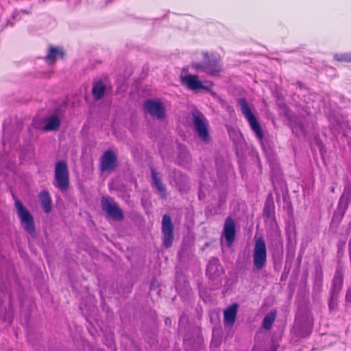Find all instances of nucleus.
<instances>
[{"label": "nucleus", "instance_id": "obj_1", "mask_svg": "<svg viewBox=\"0 0 351 351\" xmlns=\"http://www.w3.org/2000/svg\"><path fill=\"white\" fill-rule=\"evenodd\" d=\"M204 56L202 62H192L191 67L196 71H203L208 75L215 76L221 71V66L218 58L208 51L202 53Z\"/></svg>", "mask_w": 351, "mask_h": 351}, {"label": "nucleus", "instance_id": "obj_2", "mask_svg": "<svg viewBox=\"0 0 351 351\" xmlns=\"http://www.w3.org/2000/svg\"><path fill=\"white\" fill-rule=\"evenodd\" d=\"M69 171L64 160H58L55 164L53 186L62 192L66 191L69 187Z\"/></svg>", "mask_w": 351, "mask_h": 351}, {"label": "nucleus", "instance_id": "obj_3", "mask_svg": "<svg viewBox=\"0 0 351 351\" xmlns=\"http://www.w3.org/2000/svg\"><path fill=\"white\" fill-rule=\"evenodd\" d=\"M237 104L239 106L242 114L247 120L251 129L256 134V137L259 140H262L264 136L263 130L246 99L245 98H239L237 99Z\"/></svg>", "mask_w": 351, "mask_h": 351}, {"label": "nucleus", "instance_id": "obj_4", "mask_svg": "<svg viewBox=\"0 0 351 351\" xmlns=\"http://www.w3.org/2000/svg\"><path fill=\"white\" fill-rule=\"evenodd\" d=\"M14 205L18 217L23 228L31 235H34L36 230L32 215L19 200H16Z\"/></svg>", "mask_w": 351, "mask_h": 351}, {"label": "nucleus", "instance_id": "obj_5", "mask_svg": "<svg viewBox=\"0 0 351 351\" xmlns=\"http://www.w3.org/2000/svg\"><path fill=\"white\" fill-rule=\"evenodd\" d=\"M343 275L340 268L335 271L332 287L330 291V297L328 302V307L330 311L337 308L338 305V298L343 287Z\"/></svg>", "mask_w": 351, "mask_h": 351}, {"label": "nucleus", "instance_id": "obj_6", "mask_svg": "<svg viewBox=\"0 0 351 351\" xmlns=\"http://www.w3.org/2000/svg\"><path fill=\"white\" fill-rule=\"evenodd\" d=\"M253 262L256 269L264 268L267 263V248L263 237L256 239L253 250Z\"/></svg>", "mask_w": 351, "mask_h": 351}, {"label": "nucleus", "instance_id": "obj_7", "mask_svg": "<svg viewBox=\"0 0 351 351\" xmlns=\"http://www.w3.org/2000/svg\"><path fill=\"white\" fill-rule=\"evenodd\" d=\"M193 123L194 130L198 137L204 142L208 143L210 139V134L204 114L202 112H193Z\"/></svg>", "mask_w": 351, "mask_h": 351}, {"label": "nucleus", "instance_id": "obj_8", "mask_svg": "<svg viewBox=\"0 0 351 351\" xmlns=\"http://www.w3.org/2000/svg\"><path fill=\"white\" fill-rule=\"evenodd\" d=\"M162 243L166 248L172 245L174 239V226L169 215L165 214L162 219Z\"/></svg>", "mask_w": 351, "mask_h": 351}, {"label": "nucleus", "instance_id": "obj_9", "mask_svg": "<svg viewBox=\"0 0 351 351\" xmlns=\"http://www.w3.org/2000/svg\"><path fill=\"white\" fill-rule=\"evenodd\" d=\"M102 210L112 219L121 221L124 218L122 210L110 197H102L101 199Z\"/></svg>", "mask_w": 351, "mask_h": 351}, {"label": "nucleus", "instance_id": "obj_10", "mask_svg": "<svg viewBox=\"0 0 351 351\" xmlns=\"http://www.w3.org/2000/svg\"><path fill=\"white\" fill-rule=\"evenodd\" d=\"M143 109L146 113L160 120L163 119L166 116L165 108L160 101L147 99L143 104Z\"/></svg>", "mask_w": 351, "mask_h": 351}, {"label": "nucleus", "instance_id": "obj_11", "mask_svg": "<svg viewBox=\"0 0 351 351\" xmlns=\"http://www.w3.org/2000/svg\"><path fill=\"white\" fill-rule=\"evenodd\" d=\"M118 166V159L112 150L106 151L101 157L100 169L101 171H112Z\"/></svg>", "mask_w": 351, "mask_h": 351}, {"label": "nucleus", "instance_id": "obj_12", "mask_svg": "<svg viewBox=\"0 0 351 351\" xmlns=\"http://www.w3.org/2000/svg\"><path fill=\"white\" fill-rule=\"evenodd\" d=\"M180 81L183 86H185L189 90H191L193 92H197L199 90L207 89L206 87L203 85L202 81L199 80L198 76L196 75H181Z\"/></svg>", "mask_w": 351, "mask_h": 351}, {"label": "nucleus", "instance_id": "obj_13", "mask_svg": "<svg viewBox=\"0 0 351 351\" xmlns=\"http://www.w3.org/2000/svg\"><path fill=\"white\" fill-rule=\"evenodd\" d=\"M222 235L226 241L227 245L231 247L235 239L236 223L230 217H228L225 220Z\"/></svg>", "mask_w": 351, "mask_h": 351}, {"label": "nucleus", "instance_id": "obj_14", "mask_svg": "<svg viewBox=\"0 0 351 351\" xmlns=\"http://www.w3.org/2000/svg\"><path fill=\"white\" fill-rule=\"evenodd\" d=\"M223 274V269L217 258H212L207 265L206 274L210 280H217Z\"/></svg>", "mask_w": 351, "mask_h": 351}, {"label": "nucleus", "instance_id": "obj_15", "mask_svg": "<svg viewBox=\"0 0 351 351\" xmlns=\"http://www.w3.org/2000/svg\"><path fill=\"white\" fill-rule=\"evenodd\" d=\"M263 215L267 219H274L275 218V205L271 194H269L265 199Z\"/></svg>", "mask_w": 351, "mask_h": 351}, {"label": "nucleus", "instance_id": "obj_16", "mask_svg": "<svg viewBox=\"0 0 351 351\" xmlns=\"http://www.w3.org/2000/svg\"><path fill=\"white\" fill-rule=\"evenodd\" d=\"M151 176L152 180V186L155 187L160 195L165 197L166 196V189L162 184L161 178L154 168H151Z\"/></svg>", "mask_w": 351, "mask_h": 351}, {"label": "nucleus", "instance_id": "obj_17", "mask_svg": "<svg viewBox=\"0 0 351 351\" xmlns=\"http://www.w3.org/2000/svg\"><path fill=\"white\" fill-rule=\"evenodd\" d=\"M106 86L104 82L99 80L95 81L93 84L92 95L95 101L100 100L103 98Z\"/></svg>", "mask_w": 351, "mask_h": 351}, {"label": "nucleus", "instance_id": "obj_18", "mask_svg": "<svg viewBox=\"0 0 351 351\" xmlns=\"http://www.w3.org/2000/svg\"><path fill=\"white\" fill-rule=\"evenodd\" d=\"M237 312V305L232 304L224 311L223 322L226 326H232L235 322Z\"/></svg>", "mask_w": 351, "mask_h": 351}, {"label": "nucleus", "instance_id": "obj_19", "mask_svg": "<svg viewBox=\"0 0 351 351\" xmlns=\"http://www.w3.org/2000/svg\"><path fill=\"white\" fill-rule=\"evenodd\" d=\"M271 250L274 256L282 257L283 255V241L278 235L271 241Z\"/></svg>", "mask_w": 351, "mask_h": 351}, {"label": "nucleus", "instance_id": "obj_20", "mask_svg": "<svg viewBox=\"0 0 351 351\" xmlns=\"http://www.w3.org/2000/svg\"><path fill=\"white\" fill-rule=\"evenodd\" d=\"M41 206L45 213H49L51 210V198L49 192L43 191L39 195Z\"/></svg>", "mask_w": 351, "mask_h": 351}, {"label": "nucleus", "instance_id": "obj_21", "mask_svg": "<svg viewBox=\"0 0 351 351\" xmlns=\"http://www.w3.org/2000/svg\"><path fill=\"white\" fill-rule=\"evenodd\" d=\"M3 302L0 300V309L1 310ZM14 317L13 306L12 304L11 300L9 302L8 308L4 309L3 313H0V318L5 322H8L9 324H12Z\"/></svg>", "mask_w": 351, "mask_h": 351}, {"label": "nucleus", "instance_id": "obj_22", "mask_svg": "<svg viewBox=\"0 0 351 351\" xmlns=\"http://www.w3.org/2000/svg\"><path fill=\"white\" fill-rule=\"evenodd\" d=\"M351 202V182L348 181L339 199V204H344L343 212Z\"/></svg>", "mask_w": 351, "mask_h": 351}, {"label": "nucleus", "instance_id": "obj_23", "mask_svg": "<svg viewBox=\"0 0 351 351\" xmlns=\"http://www.w3.org/2000/svg\"><path fill=\"white\" fill-rule=\"evenodd\" d=\"M63 56L64 51L62 49L50 46L45 58L50 64H53L55 62L58 56L62 58Z\"/></svg>", "mask_w": 351, "mask_h": 351}, {"label": "nucleus", "instance_id": "obj_24", "mask_svg": "<svg viewBox=\"0 0 351 351\" xmlns=\"http://www.w3.org/2000/svg\"><path fill=\"white\" fill-rule=\"evenodd\" d=\"M60 126V119L56 115H53L50 117L47 123L43 128V130L45 131H56L58 130Z\"/></svg>", "mask_w": 351, "mask_h": 351}, {"label": "nucleus", "instance_id": "obj_25", "mask_svg": "<svg viewBox=\"0 0 351 351\" xmlns=\"http://www.w3.org/2000/svg\"><path fill=\"white\" fill-rule=\"evenodd\" d=\"M276 319V312L271 311L267 314L263 321L262 326L265 329L269 330L271 328Z\"/></svg>", "mask_w": 351, "mask_h": 351}, {"label": "nucleus", "instance_id": "obj_26", "mask_svg": "<svg viewBox=\"0 0 351 351\" xmlns=\"http://www.w3.org/2000/svg\"><path fill=\"white\" fill-rule=\"evenodd\" d=\"M334 59L338 62H351V52L335 54Z\"/></svg>", "mask_w": 351, "mask_h": 351}, {"label": "nucleus", "instance_id": "obj_27", "mask_svg": "<svg viewBox=\"0 0 351 351\" xmlns=\"http://www.w3.org/2000/svg\"><path fill=\"white\" fill-rule=\"evenodd\" d=\"M313 330V324L312 323H309L308 325L305 326H302L299 335L302 337H306L309 336Z\"/></svg>", "mask_w": 351, "mask_h": 351}, {"label": "nucleus", "instance_id": "obj_28", "mask_svg": "<svg viewBox=\"0 0 351 351\" xmlns=\"http://www.w3.org/2000/svg\"><path fill=\"white\" fill-rule=\"evenodd\" d=\"M295 243H293L292 241H291L290 237L288 238V243H287V256H294L295 253Z\"/></svg>", "mask_w": 351, "mask_h": 351}, {"label": "nucleus", "instance_id": "obj_29", "mask_svg": "<svg viewBox=\"0 0 351 351\" xmlns=\"http://www.w3.org/2000/svg\"><path fill=\"white\" fill-rule=\"evenodd\" d=\"M293 132L295 133L296 135H299L300 134H304V127L303 124L300 122L295 124V127L293 128Z\"/></svg>", "mask_w": 351, "mask_h": 351}, {"label": "nucleus", "instance_id": "obj_30", "mask_svg": "<svg viewBox=\"0 0 351 351\" xmlns=\"http://www.w3.org/2000/svg\"><path fill=\"white\" fill-rule=\"evenodd\" d=\"M8 128L3 125V136L2 143L4 147L6 146L7 143H10V137L7 132Z\"/></svg>", "mask_w": 351, "mask_h": 351}, {"label": "nucleus", "instance_id": "obj_31", "mask_svg": "<svg viewBox=\"0 0 351 351\" xmlns=\"http://www.w3.org/2000/svg\"><path fill=\"white\" fill-rule=\"evenodd\" d=\"M346 302L351 303V288L348 289L346 294Z\"/></svg>", "mask_w": 351, "mask_h": 351}, {"label": "nucleus", "instance_id": "obj_32", "mask_svg": "<svg viewBox=\"0 0 351 351\" xmlns=\"http://www.w3.org/2000/svg\"><path fill=\"white\" fill-rule=\"evenodd\" d=\"M289 270H290L289 268L287 269V267H285L282 274L281 276V280H284V279L287 278V275L289 272Z\"/></svg>", "mask_w": 351, "mask_h": 351}, {"label": "nucleus", "instance_id": "obj_33", "mask_svg": "<svg viewBox=\"0 0 351 351\" xmlns=\"http://www.w3.org/2000/svg\"><path fill=\"white\" fill-rule=\"evenodd\" d=\"M184 343L186 350L189 351V348H188L189 344V341L184 339Z\"/></svg>", "mask_w": 351, "mask_h": 351}, {"label": "nucleus", "instance_id": "obj_34", "mask_svg": "<svg viewBox=\"0 0 351 351\" xmlns=\"http://www.w3.org/2000/svg\"><path fill=\"white\" fill-rule=\"evenodd\" d=\"M186 316H185L184 314H183V315H181V317H180V324H181V322H182V321H184V319H186ZM180 327H181V326H180ZM179 331H180V328H179Z\"/></svg>", "mask_w": 351, "mask_h": 351}, {"label": "nucleus", "instance_id": "obj_35", "mask_svg": "<svg viewBox=\"0 0 351 351\" xmlns=\"http://www.w3.org/2000/svg\"><path fill=\"white\" fill-rule=\"evenodd\" d=\"M165 323L167 326H170L171 324V321L169 317H167L165 319Z\"/></svg>", "mask_w": 351, "mask_h": 351}, {"label": "nucleus", "instance_id": "obj_36", "mask_svg": "<svg viewBox=\"0 0 351 351\" xmlns=\"http://www.w3.org/2000/svg\"><path fill=\"white\" fill-rule=\"evenodd\" d=\"M302 258V255L300 254L298 257V263L299 265L301 264Z\"/></svg>", "mask_w": 351, "mask_h": 351}, {"label": "nucleus", "instance_id": "obj_37", "mask_svg": "<svg viewBox=\"0 0 351 351\" xmlns=\"http://www.w3.org/2000/svg\"><path fill=\"white\" fill-rule=\"evenodd\" d=\"M20 12H21L23 14H30V11H27V10H21L20 11Z\"/></svg>", "mask_w": 351, "mask_h": 351}, {"label": "nucleus", "instance_id": "obj_38", "mask_svg": "<svg viewBox=\"0 0 351 351\" xmlns=\"http://www.w3.org/2000/svg\"><path fill=\"white\" fill-rule=\"evenodd\" d=\"M16 12H15L13 14V17H14V18H16Z\"/></svg>", "mask_w": 351, "mask_h": 351}]
</instances>
